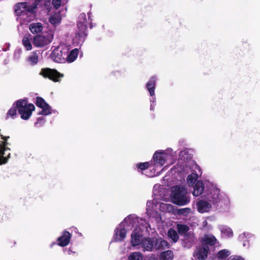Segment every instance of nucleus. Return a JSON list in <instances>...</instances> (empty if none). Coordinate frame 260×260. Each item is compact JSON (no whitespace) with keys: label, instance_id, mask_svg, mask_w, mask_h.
<instances>
[{"label":"nucleus","instance_id":"nucleus-1","mask_svg":"<svg viewBox=\"0 0 260 260\" xmlns=\"http://www.w3.org/2000/svg\"><path fill=\"white\" fill-rule=\"evenodd\" d=\"M154 168L150 170V173L146 172V175L151 177L156 175L155 172L159 170L163 165L166 163L171 164L173 163L174 153L171 149H168L165 151H158L155 152L153 156Z\"/></svg>","mask_w":260,"mask_h":260},{"label":"nucleus","instance_id":"nucleus-2","mask_svg":"<svg viewBox=\"0 0 260 260\" xmlns=\"http://www.w3.org/2000/svg\"><path fill=\"white\" fill-rule=\"evenodd\" d=\"M38 5V3L35 1L32 4L26 2L19 3L16 4L14 7L15 12L21 24L30 22L34 19L35 17V10Z\"/></svg>","mask_w":260,"mask_h":260},{"label":"nucleus","instance_id":"nucleus-3","mask_svg":"<svg viewBox=\"0 0 260 260\" xmlns=\"http://www.w3.org/2000/svg\"><path fill=\"white\" fill-rule=\"evenodd\" d=\"M120 224L128 231L132 228L139 229L140 228H143L146 229V232H149V229H151L150 225L146 221L142 218H139L136 215H129L127 216Z\"/></svg>","mask_w":260,"mask_h":260},{"label":"nucleus","instance_id":"nucleus-4","mask_svg":"<svg viewBox=\"0 0 260 260\" xmlns=\"http://www.w3.org/2000/svg\"><path fill=\"white\" fill-rule=\"evenodd\" d=\"M172 202L179 206H184L190 202L187 190L182 186L177 185L172 188L171 194Z\"/></svg>","mask_w":260,"mask_h":260},{"label":"nucleus","instance_id":"nucleus-5","mask_svg":"<svg viewBox=\"0 0 260 260\" xmlns=\"http://www.w3.org/2000/svg\"><path fill=\"white\" fill-rule=\"evenodd\" d=\"M88 19L85 14L82 13L78 17L77 21V29L76 30L74 41L77 44L82 43L87 35L86 30L87 24L89 22L90 16L88 14Z\"/></svg>","mask_w":260,"mask_h":260},{"label":"nucleus","instance_id":"nucleus-6","mask_svg":"<svg viewBox=\"0 0 260 260\" xmlns=\"http://www.w3.org/2000/svg\"><path fill=\"white\" fill-rule=\"evenodd\" d=\"M16 107L22 119H28L31 115L35 107L32 104H27L25 100H19L16 103Z\"/></svg>","mask_w":260,"mask_h":260},{"label":"nucleus","instance_id":"nucleus-7","mask_svg":"<svg viewBox=\"0 0 260 260\" xmlns=\"http://www.w3.org/2000/svg\"><path fill=\"white\" fill-rule=\"evenodd\" d=\"M53 38L54 34L52 31H44L34 37V45L37 47H43L50 44Z\"/></svg>","mask_w":260,"mask_h":260},{"label":"nucleus","instance_id":"nucleus-8","mask_svg":"<svg viewBox=\"0 0 260 260\" xmlns=\"http://www.w3.org/2000/svg\"><path fill=\"white\" fill-rule=\"evenodd\" d=\"M67 53V47L59 46L55 48L52 52L51 58L56 62L62 63L66 62Z\"/></svg>","mask_w":260,"mask_h":260},{"label":"nucleus","instance_id":"nucleus-9","mask_svg":"<svg viewBox=\"0 0 260 260\" xmlns=\"http://www.w3.org/2000/svg\"><path fill=\"white\" fill-rule=\"evenodd\" d=\"M40 74L44 77L48 78L55 82L59 81V78L63 77V74L59 73L56 70L49 68L42 69Z\"/></svg>","mask_w":260,"mask_h":260},{"label":"nucleus","instance_id":"nucleus-10","mask_svg":"<svg viewBox=\"0 0 260 260\" xmlns=\"http://www.w3.org/2000/svg\"><path fill=\"white\" fill-rule=\"evenodd\" d=\"M144 231H146V229L143 230V228H140L139 229H134L131 235V243L132 246L136 247L141 245L144 238L143 237L142 234Z\"/></svg>","mask_w":260,"mask_h":260},{"label":"nucleus","instance_id":"nucleus-11","mask_svg":"<svg viewBox=\"0 0 260 260\" xmlns=\"http://www.w3.org/2000/svg\"><path fill=\"white\" fill-rule=\"evenodd\" d=\"M192 169L193 172L188 176L187 182L189 185L192 186L196 181L201 176L202 171L200 167L196 163H192Z\"/></svg>","mask_w":260,"mask_h":260},{"label":"nucleus","instance_id":"nucleus-12","mask_svg":"<svg viewBox=\"0 0 260 260\" xmlns=\"http://www.w3.org/2000/svg\"><path fill=\"white\" fill-rule=\"evenodd\" d=\"M158 204L155 199L147 202L146 210L149 217H158L157 210L158 209Z\"/></svg>","mask_w":260,"mask_h":260},{"label":"nucleus","instance_id":"nucleus-13","mask_svg":"<svg viewBox=\"0 0 260 260\" xmlns=\"http://www.w3.org/2000/svg\"><path fill=\"white\" fill-rule=\"evenodd\" d=\"M127 231L125 228L123 226V224L120 223L115 230L113 241L116 242L123 241L126 237Z\"/></svg>","mask_w":260,"mask_h":260},{"label":"nucleus","instance_id":"nucleus-14","mask_svg":"<svg viewBox=\"0 0 260 260\" xmlns=\"http://www.w3.org/2000/svg\"><path fill=\"white\" fill-rule=\"evenodd\" d=\"M36 104L38 107L41 108L42 109V111L40 112V114L45 115H48L52 113V110L51 109V107L42 98H37Z\"/></svg>","mask_w":260,"mask_h":260},{"label":"nucleus","instance_id":"nucleus-15","mask_svg":"<svg viewBox=\"0 0 260 260\" xmlns=\"http://www.w3.org/2000/svg\"><path fill=\"white\" fill-rule=\"evenodd\" d=\"M208 250V246H203L201 247L197 248L194 252L193 256L199 260H205L207 256Z\"/></svg>","mask_w":260,"mask_h":260},{"label":"nucleus","instance_id":"nucleus-16","mask_svg":"<svg viewBox=\"0 0 260 260\" xmlns=\"http://www.w3.org/2000/svg\"><path fill=\"white\" fill-rule=\"evenodd\" d=\"M62 18L60 12H51L49 14L48 21L54 27L59 25L61 23Z\"/></svg>","mask_w":260,"mask_h":260},{"label":"nucleus","instance_id":"nucleus-17","mask_svg":"<svg viewBox=\"0 0 260 260\" xmlns=\"http://www.w3.org/2000/svg\"><path fill=\"white\" fill-rule=\"evenodd\" d=\"M198 211L201 213L209 212L211 208V204L207 201L201 200L197 203Z\"/></svg>","mask_w":260,"mask_h":260},{"label":"nucleus","instance_id":"nucleus-18","mask_svg":"<svg viewBox=\"0 0 260 260\" xmlns=\"http://www.w3.org/2000/svg\"><path fill=\"white\" fill-rule=\"evenodd\" d=\"M71 237V235L70 233L64 231L62 235L58 238V245L64 247L68 245Z\"/></svg>","mask_w":260,"mask_h":260},{"label":"nucleus","instance_id":"nucleus-19","mask_svg":"<svg viewBox=\"0 0 260 260\" xmlns=\"http://www.w3.org/2000/svg\"><path fill=\"white\" fill-rule=\"evenodd\" d=\"M204 189V184L202 181L199 180L195 184L193 187L192 194L194 196L199 197L201 195Z\"/></svg>","mask_w":260,"mask_h":260},{"label":"nucleus","instance_id":"nucleus-20","mask_svg":"<svg viewBox=\"0 0 260 260\" xmlns=\"http://www.w3.org/2000/svg\"><path fill=\"white\" fill-rule=\"evenodd\" d=\"M154 239L150 238H144L140 245L144 251H150L154 245Z\"/></svg>","mask_w":260,"mask_h":260},{"label":"nucleus","instance_id":"nucleus-21","mask_svg":"<svg viewBox=\"0 0 260 260\" xmlns=\"http://www.w3.org/2000/svg\"><path fill=\"white\" fill-rule=\"evenodd\" d=\"M79 53V50L78 49H74L71 50L70 52L69 51V49L67 48V53L66 58V62H72L76 60Z\"/></svg>","mask_w":260,"mask_h":260},{"label":"nucleus","instance_id":"nucleus-22","mask_svg":"<svg viewBox=\"0 0 260 260\" xmlns=\"http://www.w3.org/2000/svg\"><path fill=\"white\" fill-rule=\"evenodd\" d=\"M219 190L216 187L212 186V188L208 194V199L212 203L217 202L219 199Z\"/></svg>","mask_w":260,"mask_h":260},{"label":"nucleus","instance_id":"nucleus-23","mask_svg":"<svg viewBox=\"0 0 260 260\" xmlns=\"http://www.w3.org/2000/svg\"><path fill=\"white\" fill-rule=\"evenodd\" d=\"M156 78L155 77H151L146 84V88L149 91L150 95L154 96L155 94L154 89Z\"/></svg>","mask_w":260,"mask_h":260},{"label":"nucleus","instance_id":"nucleus-24","mask_svg":"<svg viewBox=\"0 0 260 260\" xmlns=\"http://www.w3.org/2000/svg\"><path fill=\"white\" fill-rule=\"evenodd\" d=\"M219 229L222 237L231 238L233 236V231L230 228L225 225H220Z\"/></svg>","mask_w":260,"mask_h":260},{"label":"nucleus","instance_id":"nucleus-25","mask_svg":"<svg viewBox=\"0 0 260 260\" xmlns=\"http://www.w3.org/2000/svg\"><path fill=\"white\" fill-rule=\"evenodd\" d=\"M30 31L33 34H38L42 31L43 26L40 22L32 23L29 26Z\"/></svg>","mask_w":260,"mask_h":260},{"label":"nucleus","instance_id":"nucleus-26","mask_svg":"<svg viewBox=\"0 0 260 260\" xmlns=\"http://www.w3.org/2000/svg\"><path fill=\"white\" fill-rule=\"evenodd\" d=\"M203 246H207V245L212 246L216 243L217 240L214 236L211 235H207L203 238Z\"/></svg>","mask_w":260,"mask_h":260},{"label":"nucleus","instance_id":"nucleus-27","mask_svg":"<svg viewBox=\"0 0 260 260\" xmlns=\"http://www.w3.org/2000/svg\"><path fill=\"white\" fill-rule=\"evenodd\" d=\"M39 53L35 51L32 52L27 57V61L31 66H35L39 61Z\"/></svg>","mask_w":260,"mask_h":260},{"label":"nucleus","instance_id":"nucleus-28","mask_svg":"<svg viewBox=\"0 0 260 260\" xmlns=\"http://www.w3.org/2000/svg\"><path fill=\"white\" fill-rule=\"evenodd\" d=\"M158 209L162 212H173L174 206L170 204L165 203H159Z\"/></svg>","mask_w":260,"mask_h":260},{"label":"nucleus","instance_id":"nucleus-29","mask_svg":"<svg viewBox=\"0 0 260 260\" xmlns=\"http://www.w3.org/2000/svg\"><path fill=\"white\" fill-rule=\"evenodd\" d=\"M174 254L172 251L168 250L160 253L159 260H173Z\"/></svg>","mask_w":260,"mask_h":260},{"label":"nucleus","instance_id":"nucleus-30","mask_svg":"<svg viewBox=\"0 0 260 260\" xmlns=\"http://www.w3.org/2000/svg\"><path fill=\"white\" fill-rule=\"evenodd\" d=\"M231 254V252L227 249H223L218 251L216 255V258L219 260H228L227 258Z\"/></svg>","mask_w":260,"mask_h":260},{"label":"nucleus","instance_id":"nucleus-31","mask_svg":"<svg viewBox=\"0 0 260 260\" xmlns=\"http://www.w3.org/2000/svg\"><path fill=\"white\" fill-rule=\"evenodd\" d=\"M155 243V246L156 248H168L169 244L168 242L163 240L162 238H159L158 239H154Z\"/></svg>","mask_w":260,"mask_h":260},{"label":"nucleus","instance_id":"nucleus-32","mask_svg":"<svg viewBox=\"0 0 260 260\" xmlns=\"http://www.w3.org/2000/svg\"><path fill=\"white\" fill-rule=\"evenodd\" d=\"M31 40V39L30 38H29L28 36L24 37L22 39V44L27 51H29L32 49Z\"/></svg>","mask_w":260,"mask_h":260},{"label":"nucleus","instance_id":"nucleus-33","mask_svg":"<svg viewBox=\"0 0 260 260\" xmlns=\"http://www.w3.org/2000/svg\"><path fill=\"white\" fill-rule=\"evenodd\" d=\"M137 166L138 169H140L141 171L146 170V169H148L149 168H150V170H152V168H154L153 164L152 162L149 163L148 162H143V163H140V164H137ZM147 171L150 173V170Z\"/></svg>","mask_w":260,"mask_h":260},{"label":"nucleus","instance_id":"nucleus-34","mask_svg":"<svg viewBox=\"0 0 260 260\" xmlns=\"http://www.w3.org/2000/svg\"><path fill=\"white\" fill-rule=\"evenodd\" d=\"M168 235L170 239H171L174 242H176L179 239V236L178 235L177 232L172 229H170L169 230L168 232Z\"/></svg>","mask_w":260,"mask_h":260},{"label":"nucleus","instance_id":"nucleus-35","mask_svg":"<svg viewBox=\"0 0 260 260\" xmlns=\"http://www.w3.org/2000/svg\"><path fill=\"white\" fill-rule=\"evenodd\" d=\"M143 256L140 252H132L128 256V260H143Z\"/></svg>","mask_w":260,"mask_h":260},{"label":"nucleus","instance_id":"nucleus-36","mask_svg":"<svg viewBox=\"0 0 260 260\" xmlns=\"http://www.w3.org/2000/svg\"><path fill=\"white\" fill-rule=\"evenodd\" d=\"M194 241V237L192 234H190L185 237L184 242L186 243V246L189 247L191 246Z\"/></svg>","mask_w":260,"mask_h":260},{"label":"nucleus","instance_id":"nucleus-37","mask_svg":"<svg viewBox=\"0 0 260 260\" xmlns=\"http://www.w3.org/2000/svg\"><path fill=\"white\" fill-rule=\"evenodd\" d=\"M177 229L180 234H186L189 230L188 226L184 224H177Z\"/></svg>","mask_w":260,"mask_h":260},{"label":"nucleus","instance_id":"nucleus-38","mask_svg":"<svg viewBox=\"0 0 260 260\" xmlns=\"http://www.w3.org/2000/svg\"><path fill=\"white\" fill-rule=\"evenodd\" d=\"M67 0H52V4L53 7L56 9H58L62 4L66 3Z\"/></svg>","mask_w":260,"mask_h":260},{"label":"nucleus","instance_id":"nucleus-39","mask_svg":"<svg viewBox=\"0 0 260 260\" xmlns=\"http://www.w3.org/2000/svg\"><path fill=\"white\" fill-rule=\"evenodd\" d=\"M252 236V234L248 232H244L239 236V238L240 240H244L245 239L250 238Z\"/></svg>","mask_w":260,"mask_h":260},{"label":"nucleus","instance_id":"nucleus-40","mask_svg":"<svg viewBox=\"0 0 260 260\" xmlns=\"http://www.w3.org/2000/svg\"><path fill=\"white\" fill-rule=\"evenodd\" d=\"M16 109L15 107L11 108L8 111L7 113V116H10L11 117H14V116L16 115Z\"/></svg>","mask_w":260,"mask_h":260},{"label":"nucleus","instance_id":"nucleus-41","mask_svg":"<svg viewBox=\"0 0 260 260\" xmlns=\"http://www.w3.org/2000/svg\"><path fill=\"white\" fill-rule=\"evenodd\" d=\"M179 156L181 157V159L183 160L187 159L189 158L188 154L185 150L182 151L180 152Z\"/></svg>","mask_w":260,"mask_h":260},{"label":"nucleus","instance_id":"nucleus-42","mask_svg":"<svg viewBox=\"0 0 260 260\" xmlns=\"http://www.w3.org/2000/svg\"><path fill=\"white\" fill-rule=\"evenodd\" d=\"M179 212L180 214H185V213L188 214L190 212V209L188 208L181 209L180 210Z\"/></svg>","mask_w":260,"mask_h":260},{"label":"nucleus","instance_id":"nucleus-43","mask_svg":"<svg viewBox=\"0 0 260 260\" xmlns=\"http://www.w3.org/2000/svg\"><path fill=\"white\" fill-rule=\"evenodd\" d=\"M150 103H151L150 110H153L154 106H155V97L152 96V99L150 100Z\"/></svg>","mask_w":260,"mask_h":260},{"label":"nucleus","instance_id":"nucleus-44","mask_svg":"<svg viewBox=\"0 0 260 260\" xmlns=\"http://www.w3.org/2000/svg\"><path fill=\"white\" fill-rule=\"evenodd\" d=\"M42 122L43 123L44 122V118L42 117H39L37 119V121L35 123L36 125H41V122Z\"/></svg>","mask_w":260,"mask_h":260},{"label":"nucleus","instance_id":"nucleus-45","mask_svg":"<svg viewBox=\"0 0 260 260\" xmlns=\"http://www.w3.org/2000/svg\"><path fill=\"white\" fill-rule=\"evenodd\" d=\"M231 260H245L244 258L240 256H235Z\"/></svg>","mask_w":260,"mask_h":260},{"label":"nucleus","instance_id":"nucleus-46","mask_svg":"<svg viewBox=\"0 0 260 260\" xmlns=\"http://www.w3.org/2000/svg\"><path fill=\"white\" fill-rule=\"evenodd\" d=\"M35 1L39 4V3L40 2V0H35Z\"/></svg>","mask_w":260,"mask_h":260},{"label":"nucleus","instance_id":"nucleus-47","mask_svg":"<svg viewBox=\"0 0 260 260\" xmlns=\"http://www.w3.org/2000/svg\"><path fill=\"white\" fill-rule=\"evenodd\" d=\"M243 246L245 247L246 246V243H244L243 244Z\"/></svg>","mask_w":260,"mask_h":260},{"label":"nucleus","instance_id":"nucleus-48","mask_svg":"<svg viewBox=\"0 0 260 260\" xmlns=\"http://www.w3.org/2000/svg\"><path fill=\"white\" fill-rule=\"evenodd\" d=\"M71 252H72V251H71V250H69V254H71Z\"/></svg>","mask_w":260,"mask_h":260}]
</instances>
